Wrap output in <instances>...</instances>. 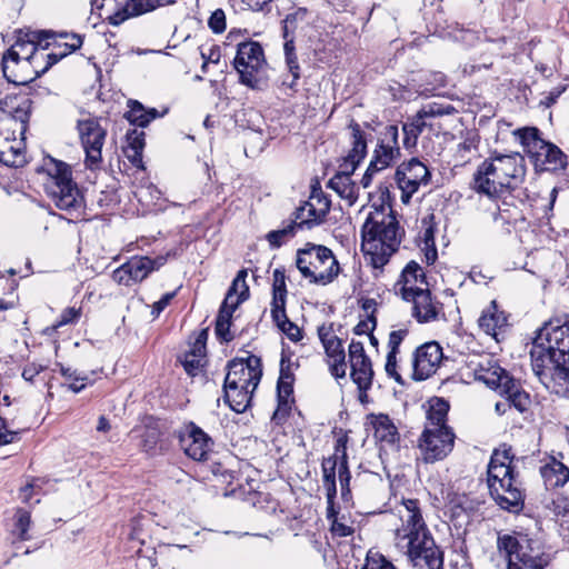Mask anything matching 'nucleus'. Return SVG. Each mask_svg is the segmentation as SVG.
Wrapping results in <instances>:
<instances>
[{"label": "nucleus", "instance_id": "nucleus-23", "mask_svg": "<svg viewBox=\"0 0 569 569\" xmlns=\"http://www.w3.org/2000/svg\"><path fill=\"white\" fill-rule=\"evenodd\" d=\"M174 0H126L107 20L112 26H119L126 20L151 12L160 7L174 3Z\"/></svg>", "mask_w": 569, "mask_h": 569}, {"label": "nucleus", "instance_id": "nucleus-5", "mask_svg": "<svg viewBox=\"0 0 569 569\" xmlns=\"http://www.w3.org/2000/svg\"><path fill=\"white\" fill-rule=\"evenodd\" d=\"M511 449H497L488 465V487L491 498L503 510L519 513L525 507V491L512 467Z\"/></svg>", "mask_w": 569, "mask_h": 569}, {"label": "nucleus", "instance_id": "nucleus-39", "mask_svg": "<svg viewBox=\"0 0 569 569\" xmlns=\"http://www.w3.org/2000/svg\"><path fill=\"white\" fill-rule=\"evenodd\" d=\"M449 411V403L443 399L436 398L430 402L429 410L427 412V425L425 428H432V430L450 429L447 422V415Z\"/></svg>", "mask_w": 569, "mask_h": 569}, {"label": "nucleus", "instance_id": "nucleus-58", "mask_svg": "<svg viewBox=\"0 0 569 569\" xmlns=\"http://www.w3.org/2000/svg\"><path fill=\"white\" fill-rule=\"evenodd\" d=\"M397 352H388L385 370L390 378H393L397 382L402 383V378L397 371Z\"/></svg>", "mask_w": 569, "mask_h": 569}, {"label": "nucleus", "instance_id": "nucleus-10", "mask_svg": "<svg viewBox=\"0 0 569 569\" xmlns=\"http://www.w3.org/2000/svg\"><path fill=\"white\" fill-rule=\"evenodd\" d=\"M396 546L408 561L419 569H443V551L437 546L430 530L410 533L396 540Z\"/></svg>", "mask_w": 569, "mask_h": 569}, {"label": "nucleus", "instance_id": "nucleus-47", "mask_svg": "<svg viewBox=\"0 0 569 569\" xmlns=\"http://www.w3.org/2000/svg\"><path fill=\"white\" fill-rule=\"evenodd\" d=\"M0 161L10 167H20L26 162V159L19 148L9 146L8 150L0 151Z\"/></svg>", "mask_w": 569, "mask_h": 569}, {"label": "nucleus", "instance_id": "nucleus-48", "mask_svg": "<svg viewBox=\"0 0 569 569\" xmlns=\"http://www.w3.org/2000/svg\"><path fill=\"white\" fill-rule=\"evenodd\" d=\"M30 522H31L30 513L27 510L18 509L16 512L14 528H16L18 538L22 541L29 539L28 530L30 527Z\"/></svg>", "mask_w": 569, "mask_h": 569}, {"label": "nucleus", "instance_id": "nucleus-55", "mask_svg": "<svg viewBox=\"0 0 569 569\" xmlns=\"http://www.w3.org/2000/svg\"><path fill=\"white\" fill-rule=\"evenodd\" d=\"M127 148L142 150L144 149V132L133 129L127 132Z\"/></svg>", "mask_w": 569, "mask_h": 569}, {"label": "nucleus", "instance_id": "nucleus-46", "mask_svg": "<svg viewBox=\"0 0 569 569\" xmlns=\"http://www.w3.org/2000/svg\"><path fill=\"white\" fill-rule=\"evenodd\" d=\"M247 270L242 269L238 272L237 277L232 281L228 293L233 295V297L239 298L241 300H247L249 297V287L246 283Z\"/></svg>", "mask_w": 569, "mask_h": 569}, {"label": "nucleus", "instance_id": "nucleus-21", "mask_svg": "<svg viewBox=\"0 0 569 569\" xmlns=\"http://www.w3.org/2000/svg\"><path fill=\"white\" fill-rule=\"evenodd\" d=\"M323 482L336 481V470L342 493L349 490L350 472L348 469L346 445L342 438L337 440L335 453L322 461Z\"/></svg>", "mask_w": 569, "mask_h": 569}, {"label": "nucleus", "instance_id": "nucleus-17", "mask_svg": "<svg viewBox=\"0 0 569 569\" xmlns=\"http://www.w3.org/2000/svg\"><path fill=\"white\" fill-rule=\"evenodd\" d=\"M262 377L261 360L256 356L233 359L228 363L224 381L257 389Z\"/></svg>", "mask_w": 569, "mask_h": 569}, {"label": "nucleus", "instance_id": "nucleus-52", "mask_svg": "<svg viewBox=\"0 0 569 569\" xmlns=\"http://www.w3.org/2000/svg\"><path fill=\"white\" fill-rule=\"evenodd\" d=\"M330 530L332 535L337 537H348L355 531L353 527L348 523L346 516L335 518L333 521H331Z\"/></svg>", "mask_w": 569, "mask_h": 569}, {"label": "nucleus", "instance_id": "nucleus-59", "mask_svg": "<svg viewBox=\"0 0 569 569\" xmlns=\"http://www.w3.org/2000/svg\"><path fill=\"white\" fill-rule=\"evenodd\" d=\"M452 37L456 41L462 42L467 46H472L478 40V36L475 31L469 29H456L452 32Z\"/></svg>", "mask_w": 569, "mask_h": 569}, {"label": "nucleus", "instance_id": "nucleus-35", "mask_svg": "<svg viewBox=\"0 0 569 569\" xmlns=\"http://www.w3.org/2000/svg\"><path fill=\"white\" fill-rule=\"evenodd\" d=\"M540 473L546 487L551 489L563 487L569 480V468L555 458L540 468Z\"/></svg>", "mask_w": 569, "mask_h": 569}, {"label": "nucleus", "instance_id": "nucleus-45", "mask_svg": "<svg viewBox=\"0 0 569 569\" xmlns=\"http://www.w3.org/2000/svg\"><path fill=\"white\" fill-rule=\"evenodd\" d=\"M244 300L233 297L232 292L227 293V296L220 307V310H219L216 321L223 322V323H231V318H232L233 311Z\"/></svg>", "mask_w": 569, "mask_h": 569}, {"label": "nucleus", "instance_id": "nucleus-6", "mask_svg": "<svg viewBox=\"0 0 569 569\" xmlns=\"http://www.w3.org/2000/svg\"><path fill=\"white\" fill-rule=\"evenodd\" d=\"M43 171L47 174L44 191L58 209L71 212L83 207V196L72 179V170L68 163L48 157Z\"/></svg>", "mask_w": 569, "mask_h": 569}, {"label": "nucleus", "instance_id": "nucleus-51", "mask_svg": "<svg viewBox=\"0 0 569 569\" xmlns=\"http://www.w3.org/2000/svg\"><path fill=\"white\" fill-rule=\"evenodd\" d=\"M271 316L278 328L286 326L287 321H289L286 313V299L272 300Z\"/></svg>", "mask_w": 569, "mask_h": 569}, {"label": "nucleus", "instance_id": "nucleus-19", "mask_svg": "<svg viewBox=\"0 0 569 569\" xmlns=\"http://www.w3.org/2000/svg\"><path fill=\"white\" fill-rule=\"evenodd\" d=\"M453 111L455 108L451 106L442 107L437 103H429L425 106L421 110L417 112L416 116L412 117L411 121L403 123V146L407 149L416 147L419 136L427 127V118L450 114Z\"/></svg>", "mask_w": 569, "mask_h": 569}, {"label": "nucleus", "instance_id": "nucleus-20", "mask_svg": "<svg viewBox=\"0 0 569 569\" xmlns=\"http://www.w3.org/2000/svg\"><path fill=\"white\" fill-rule=\"evenodd\" d=\"M398 136L399 130L396 124H389L380 132L378 144L370 161L373 168L383 170L400 157Z\"/></svg>", "mask_w": 569, "mask_h": 569}, {"label": "nucleus", "instance_id": "nucleus-38", "mask_svg": "<svg viewBox=\"0 0 569 569\" xmlns=\"http://www.w3.org/2000/svg\"><path fill=\"white\" fill-rule=\"evenodd\" d=\"M499 393L509 402V409L515 408L522 413L530 407L529 395L521 389L520 383L515 378Z\"/></svg>", "mask_w": 569, "mask_h": 569}, {"label": "nucleus", "instance_id": "nucleus-42", "mask_svg": "<svg viewBox=\"0 0 569 569\" xmlns=\"http://www.w3.org/2000/svg\"><path fill=\"white\" fill-rule=\"evenodd\" d=\"M297 230L298 228L296 227V223L290 220L284 222L282 228L268 232L266 239L271 248L277 249L292 238Z\"/></svg>", "mask_w": 569, "mask_h": 569}, {"label": "nucleus", "instance_id": "nucleus-13", "mask_svg": "<svg viewBox=\"0 0 569 569\" xmlns=\"http://www.w3.org/2000/svg\"><path fill=\"white\" fill-rule=\"evenodd\" d=\"M77 130L86 152V166L90 170L98 169L102 161L101 150L107 130L97 118L78 120Z\"/></svg>", "mask_w": 569, "mask_h": 569}, {"label": "nucleus", "instance_id": "nucleus-53", "mask_svg": "<svg viewBox=\"0 0 569 569\" xmlns=\"http://www.w3.org/2000/svg\"><path fill=\"white\" fill-rule=\"evenodd\" d=\"M233 7L240 10L263 11L269 7L271 0H231Z\"/></svg>", "mask_w": 569, "mask_h": 569}, {"label": "nucleus", "instance_id": "nucleus-43", "mask_svg": "<svg viewBox=\"0 0 569 569\" xmlns=\"http://www.w3.org/2000/svg\"><path fill=\"white\" fill-rule=\"evenodd\" d=\"M492 216L496 221L512 224L520 218V211L516 206H510L506 200H502L500 203H496Z\"/></svg>", "mask_w": 569, "mask_h": 569}, {"label": "nucleus", "instance_id": "nucleus-49", "mask_svg": "<svg viewBox=\"0 0 569 569\" xmlns=\"http://www.w3.org/2000/svg\"><path fill=\"white\" fill-rule=\"evenodd\" d=\"M287 297L284 270L276 269L273 271L272 300H281Z\"/></svg>", "mask_w": 569, "mask_h": 569}, {"label": "nucleus", "instance_id": "nucleus-18", "mask_svg": "<svg viewBox=\"0 0 569 569\" xmlns=\"http://www.w3.org/2000/svg\"><path fill=\"white\" fill-rule=\"evenodd\" d=\"M443 359L440 345L436 341L426 342L418 347L412 359V378L425 380L435 373Z\"/></svg>", "mask_w": 569, "mask_h": 569}, {"label": "nucleus", "instance_id": "nucleus-32", "mask_svg": "<svg viewBox=\"0 0 569 569\" xmlns=\"http://www.w3.org/2000/svg\"><path fill=\"white\" fill-rule=\"evenodd\" d=\"M331 375L339 379L346 377L347 363L346 353L341 340L338 337H330L323 345Z\"/></svg>", "mask_w": 569, "mask_h": 569}, {"label": "nucleus", "instance_id": "nucleus-31", "mask_svg": "<svg viewBox=\"0 0 569 569\" xmlns=\"http://www.w3.org/2000/svg\"><path fill=\"white\" fill-rule=\"evenodd\" d=\"M328 213L327 204L321 209H316L313 201H306L302 206L296 209L291 219L298 229H311L312 227L321 223Z\"/></svg>", "mask_w": 569, "mask_h": 569}, {"label": "nucleus", "instance_id": "nucleus-24", "mask_svg": "<svg viewBox=\"0 0 569 569\" xmlns=\"http://www.w3.org/2000/svg\"><path fill=\"white\" fill-rule=\"evenodd\" d=\"M180 445L188 457L203 461L211 450L212 440L202 429L191 423L187 433L180 438Z\"/></svg>", "mask_w": 569, "mask_h": 569}, {"label": "nucleus", "instance_id": "nucleus-7", "mask_svg": "<svg viewBox=\"0 0 569 569\" xmlns=\"http://www.w3.org/2000/svg\"><path fill=\"white\" fill-rule=\"evenodd\" d=\"M497 548L505 553L506 569H546L552 560L537 540L522 533L498 536Z\"/></svg>", "mask_w": 569, "mask_h": 569}, {"label": "nucleus", "instance_id": "nucleus-41", "mask_svg": "<svg viewBox=\"0 0 569 569\" xmlns=\"http://www.w3.org/2000/svg\"><path fill=\"white\" fill-rule=\"evenodd\" d=\"M308 10L298 8L282 20V37L296 36V31L307 23Z\"/></svg>", "mask_w": 569, "mask_h": 569}, {"label": "nucleus", "instance_id": "nucleus-2", "mask_svg": "<svg viewBox=\"0 0 569 569\" xmlns=\"http://www.w3.org/2000/svg\"><path fill=\"white\" fill-rule=\"evenodd\" d=\"M525 159L519 152L495 153L485 160L473 173L472 189L490 199L517 189L525 180Z\"/></svg>", "mask_w": 569, "mask_h": 569}, {"label": "nucleus", "instance_id": "nucleus-25", "mask_svg": "<svg viewBox=\"0 0 569 569\" xmlns=\"http://www.w3.org/2000/svg\"><path fill=\"white\" fill-rule=\"evenodd\" d=\"M412 302V316L420 323L435 321L438 319L442 310V305L432 299L429 289L423 288L411 293L410 300Z\"/></svg>", "mask_w": 569, "mask_h": 569}, {"label": "nucleus", "instance_id": "nucleus-34", "mask_svg": "<svg viewBox=\"0 0 569 569\" xmlns=\"http://www.w3.org/2000/svg\"><path fill=\"white\" fill-rule=\"evenodd\" d=\"M351 367V379L358 386L360 391L359 399L360 401H365L367 397V390L371 388L373 370L370 358L365 359L363 361L355 360L350 361Z\"/></svg>", "mask_w": 569, "mask_h": 569}, {"label": "nucleus", "instance_id": "nucleus-29", "mask_svg": "<svg viewBox=\"0 0 569 569\" xmlns=\"http://www.w3.org/2000/svg\"><path fill=\"white\" fill-rule=\"evenodd\" d=\"M477 377L488 387L499 392L513 379L503 368L491 360H488L486 363H480Z\"/></svg>", "mask_w": 569, "mask_h": 569}, {"label": "nucleus", "instance_id": "nucleus-33", "mask_svg": "<svg viewBox=\"0 0 569 569\" xmlns=\"http://www.w3.org/2000/svg\"><path fill=\"white\" fill-rule=\"evenodd\" d=\"M348 170L340 169L329 181L328 188L332 189L337 194L348 201L352 206L358 199L357 184L351 180V174Z\"/></svg>", "mask_w": 569, "mask_h": 569}, {"label": "nucleus", "instance_id": "nucleus-22", "mask_svg": "<svg viewBox=\"0 0 569 569\" xmlns=\"http://www.w3.org/2000/svg\"><path fill=\"white\" fill-rule=\"evenodd\" d=\"M401 527L395 532V540L405 539L410 533L429 530L422 517L420 502L417 499H403L399 510Z\"/></svg>", "mask_w": 569, "mask_h": 569}, {"label": "nucleus", "instance_id": "nucleus-57", "mask_svg": "<svg viewBox=\"0 0 569 569\" xmlns=\"http://www.w3.org/2000/svg\"><path fill=\"white\" fill-rule=\"evenodd\" d=\"M80 317V309L74 307H69L62 311L59 320L56 325H53V329L60 328L62 326L76 322Z\"/></svg>", "mask_w": 569, "mask_h": 569}, {"label": "nucleus", "instance_id": "nucleus-15", "mask_svg": "<svg viewBox=\"0 0 569 569\" xmlns=\"http://www.w3.org/2000/svg\"><path fill=\"white\" fill-rule=\"evenodd\" d=\"M455 442V433L451 429L432 430L425 428L419 447L426 462L442 460L451 452Z\"/></svg>", "mask_w": 569, "mask_h": 569}, {"label": "nucleus", "instance_id": "nucleus-28", "mask_svg": "<svg viewBox=\"0 0 569 569\" xmlns=\"http://www.w3.org/2000/svg\"><path fill=\"white\" fill-rule=\"evenodd\" d=\"M409 282L427 284L425 281V273L422 268L415 261H410L403 271L400 279L395 283V292L400 295L403 300H410L411 293L422 289L421 287L409 286Z\"/></svg>", "mask_w": 569, "mask_h": 569}, {"label": "nucleus", "instance_id": "nucleus-61", "mask_svg": "<svg viewBox=\"0 0 569 569\" xmlns=\"http://www.w3.org/2000/svg\"><path fill=\"white\" fill-rule=\"evenodd\" d=\"M17 436L18 432L9 430L6 419L0 416V447L12 443Z\"/></svg>", "mask_w": 569, "mask_h": 569}, {"label": "nucleus", "instance_id": "nucleus-30", "mask_svg": "<svg viewBox=\"0 0 569 569\" xmlns=\"http://www.w3.org/2000/svg\"><path fill=\"white\" fill-rule=\"evenodd\" d=\"M254 390L251 387L227 383L224 381L223 398L233 411L241 413L249 408Z\"/></svg>", "mask_w": 569, "mask_h": 569}, {"label": "nucleus", "instance_id": "nucleus-16", "mask_svg": "<svg viewBox=\"0 0 569 569\" xmlns=\"http://www.w3.org/2000/svg\"><path fill=\"white\" fill-rule=\"evenodd\" d=\"M163 261V258L132 257L112 272V279L118 284L129 287L146 279L151 271L162 266Z\"/></svg>", "mask_w": 569, "mask_h": 569}, {"label": "nucleus", "instance_id": "nucleus-3", "mask_svg": "<svg viewBox=\"0 0 569 569\" xmlns=\"http://www.w3.org/2000/svg\"><path fill=\"white\" fill-rule=\"evenodd\" d=\"M361 250L375 268L383 267L398 250L401 230L393 211L385 207L370 211L361 229Z\"/></svg>", "mask_w": 569, "mask_h": 569}, {"label": "nucleus", "instance_id": "nucleus-60", "mask_svg": "<svg viewBox=\"0 0 569 569\" xmlns=\"http://www.w3.org/2000/svg\"><path fill=\"white\" fill-rule=\"evenodd\" d=\"M408 330L407 329H400L391 331L389 335L388 340V352H397L399 351V347L401 342L403 341L405 337L407 336Z\"/></svg>", "mask_w": 569, "mask_h": 569}, {"label": "nucleus", "instance_id": "nucleus-64", "mask_svg": "<svg viewBox=\"0 0 569 569\" xmlns=\"http://www.w3.org/2000/svg\"><path fill=\"white\" fill-rule=\"evenodd\" d=\"M279 329L293 342L302 338L300 328L290 320L287 321L286 326H281Z\"/></svg>", "mask_w": 569, "mask_h": 569}, {"label": "nucleus", "instance_id": "nucleus-14", "mask_svg": "<svg viewBox=\"0 0 569 569\" xmlns=\"http://www.w3.org/2000/svg\"><path fill=\"white\" fill-rule=\"evenodd\" d=\"M395 179L401 191V202L408 204L420 186L428 184L430 171L419 159L412 158L397 168Z\"/></svg>", "mask_w": 569, "mask_h": 569}, {"label": "nucleus", "instance_id": "nucleus-44", "mask_svg": "<svg viewBox=\"0 0 569 569\" xmlns=\"http://www.w3.org/2000/svg\"><path fill=\"white\" fill-rule=\"evenodd\" d=\"M204 355L191 350L184 355L182 366L190 377L198 376L204 366Z\"/></svg>", "mask_w": 569, "mask_h": 569}, {"label": "nucleus", "instance_id": "nucleus-11", "mask_svg": "<svg viewBox=\"0 0 569 569\" xmlns=\"http://www.w3.org/2000/svg\"><path fill=\"white\" fill-rule=\"evenodd\" d=\"M266 66L263 49L259 42L243 41L237 46L233 67L239 73L240 82L256 89L261 81V71Z\"/></svg>", "mask_w": 569, "mask_h": 569}, {"label": "nucleus", "instance_id": "nucleus-37", "mask_svg": "<svg viewBox=\"0 0 569 569\" xmlns=\"http://www.w3.org/2000/svg\"><path fill=\"white\" fill-rule=\"evenodd\" d=\"M371 425L375 430V437L380 442L393 445L399 440L397 427L389 416L383 413L372 416Z\"/></svg>", "mask_w": 569, "mask_h": 569}, {"label": "nucleus", "instance_id": "nucleus-36", "mask_svg": "<svg viewBox=\"0 0 569 569\" xmlns=\"http://www.w3.org/2000/svg\"><path fill=\"white\" fill-rule=\"evenodd\" d=\"M293 381L295 377L291 371V365L289 361L287 362L284 360V357H282L280 363V377L277 385L279 410L281 407L288 406L289 399L293 393Z\"/></svg>", "mask_w": 569, "mask_h": 569}, {"label": "nucleus", "instance_id": "nucleus-63", "mask_svg": "<svg viewBox=\"0 0 569 569\" xmlns=\"http://www.w3.org/2000/svg\"><path fill=\"white\" fill-rule=\"evenodd\" d=\"M177 295V290L172 291V292H167L164 293L160 300L156 301L153 305H152V311L151 313L154 316V317H158L163 310L164 308L171 302V300L176 297Z\"/></svg>", "mask_w": 569, "mask_h": 569}, {"label": "nucleus", "instance_id": "nucleus-54", "mask_svg": "<svg viewBox=\"0 0 569 569\" xmlns=\"http://www.w3.org/2000/svg\"><path fill=\"white\" fill-rule=\"evenodd\" d=\"M208 26L213 33H222L226 30V14L222 9L214 10L209 20Z\"/></svg>", "mask_w": 569, "mask_h": 569}, {"label": "nucleus", "instance_id": "nucleus-56", "mask_svg": "<svg viewBox=\"0 0 569 569\" xmlns=\"http://www.w3.org/2000/svg\"><path fill=\"white\" fill-rule=\"evenodd\" d=\"M361 569H397L389 560L383 556L376 555L373 557L368 556L365 566Z\"/></svg>", "mask_w": 569, "mask_h": 569}, {"label": "nucleus", "instance_id": "nucleus-9", "mask_svg": "<svg viewBox=\"0 0 569 569\" xmlns=\"http://www.w3.org/2000/svg\"><path fill=\"white\" fill-rule=\"evenodd\" d=\"M513 133L537 169L557 171L566 168L567 156L556 144L543 140L537 128L518 129Z\"/></svg>", "mask_w": 569, "mask_h": 569}, {"label": "nucleus", "instance_id": "nucleus-4", "mask_svg": "<svg viewBox=\"0 0 569 569\" xmlns=\"http://www.w3.org/2000/svg\"><path fill=\"white\" fill-rule=\"evenodd\" d=\"M41 30L27 31L17 38L14 44L3 54L2 72L4 78L17 86L33 80L36 70L46 63L48 44L43 43Z\"/></svg>", "mask_w": 569, "mask_h": 569}, {"label": "nucleus", "instance_id": "nucleus-62", "mask_svg": "<svg viewBox=\"0 0 569 569\" xmlns=\"http://www.w3.org/2000/svg\"><path fill=\"white\" fill-rule=\"evenodd\" d=\"M369 358L363 348V343L360 341L352 340L349 345V361L360 360L363 361L365 359Z\"/></svg>", "mask_w": 569, "mask_h": 569}, {"label": "nucleus", "instance_id": "nucleus-26", "mask_svg": "<svg viewBox=\"0 0 569 569\" xmlns=\"http://www.w3.org/2000/svg\"><path fill=\"white\" fill-rule=\"evenodd\" d=\"M350 129L352 137L351 149L348 151L347 156L342 158L339 169L355 172L367 154V141L359 123L351 121Z\"/></svg>", "mask_w": 569, "mask_h": 569}, {"label": "nucleus", "instance_id": "nucleus-8", "mask_svg": "<svg viewBox=\"0 0 569 569\" xmlns=\"http://www.w3.org/2000/svg\"><path fill=\"white\" fill-rule=\"evenodd\" d=\"M296 264L301 274L315 284H329L340 272L333 252L326 246L311 242L298 249Z\"/></svg>", "mask_w": 569, "mask_h": 569}, {"label": "nucleus", "instance_id": "nucleus-27", "mask_svg": "<svg viewBox=\"0 0 569 569\" xmlns=\"http://www.w3.org/2000/svg\"><path fill=\"white\" fill-rule=\"evenodd\" d=\"M478 325L486 335L498 340L499 333L508 326V317L503 311L498 309L497 302L493 300L483 309Z\"/></svg>", "mask_w": 569, "mask_h": 569}, {"label": "nucleus", "instance_id": "nucleus-40", "mask_svg": "<svg viewBox=\"0 0 569 569\" xmlns=\"http://www.w3.org/2000/svg\"><path fill=\"white\" fill-rule=\"evenodd\" d=\"M129 110L124 113V118L132 124L141 128L147 127L152 120L160 117L157 109H146L139 101L130 100Z\"/></svg>", "mask_w": 569, "mask_h": 569}, {"label": "nucleus", "instance_id": "nucleus-1", "mask_svg": "<svg viewBox=\"0 0 569 569\" xmlns=\"http://www.w3.org/2000/svg\"><path fill=\"white\" fill-rule=\"evenodd\" d=\"M535 375L546 388L559 387L569 398V316L546 322L530 351Z\"/></svg>", "mask_w": 569, "mask_h": 569}, {"label": "nucleus", "instance_id": "nucleus-12", "mask_svg": "<svg viewBox=\"0 0 569 569\" xmlns=\"http://www.w3.org/2000/svg\"><path fill=\"white\" fill-rule=\"evenodd\" d=\"M40 34L51 51H46V63L40 70H36V76L43 74L61 59L80 49L83 43L82 36L74 32L41 30Z\"/></svg>", "mask_w": 569, "mask_h": 569}, {"label": "nucleus", "instance_id": "nucleus-50", "mask_svg": "<svg viewBox=\"0 0 569 569\" xmlns=\"http://www.w3.org/2000/svg\"><path fill=\"white\" fill-rule=\"evenodd\" d=\"M286 58V64L289 70V73L291 74V82H287L286 80H282V84L287 86L290 89H295L297 81L300 78V66L298 62V58L296 52L291 54H284Z\"/></svg>", "mask_w": 569, "mask_h": 569}]
</instances>
